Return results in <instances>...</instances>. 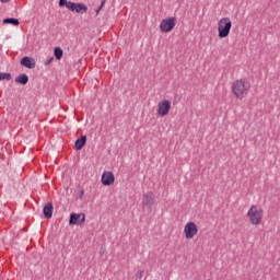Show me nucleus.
I'll return each instance as SVG.
<instances>
[{"instance_id":"obj_5","label":"nucleus","mask_w":280,"mask_h":280,"mask_svg":"<svg viewBox=\"0 0 280 280\" xmlns=\"http://www.w3.org/2000/svg\"><path fill=\"white\" fill-rule=\"evenodd\" d=\"M184 233H185L186 240H194V237L198 235V225H196V223L194 222H188L184 226Z\"/></svg>"},{"instance_id":"obj_23","label":"nucleus","mask_w":280,"mask_h":280,"mask_svg":"<svg viewBox=\"0 0 280 280\" xmlns=\"http://www.w3.org/2000/svg\"><path fill=\"white\" fill-rule=\"evenodd\" d=\"M11 0H0L1 3H10Z\"/></svg>"},{"instance_id":"obj_4","label":"nucleus","mask_w":280,"mask_h":280,"mask_svg":"<svg viewBox=\"0 0 280 280\" xmlns=\"http://www.w3.org/2000/svg\"><path fill=\"white\" fill-rule=\"evenodd\" d=\"M176 27V18H167L162 20L160 24V30L164 34H168V32H172Z\"/></svg>"},{"instance_id":"obj_8","label":"nucleus","mask_w":280,"mask_h":280,"mask_svg":"<svg viewBox=\"0 0 280 280\" xmlns=\"http://www.w3.org/2000/svg\"><path fill=\"white\" fill-rule=\"evenodd\" d=\"M84 222H86V215L84 213L78 214L73 212L70 214L69 224L80 226V224H84Z\"/></svg>"},{"instance_id":"obj_22","label":"nucleus","mask_w":280,"mask_h":280,"mask_svg":"<svg viewBox=\"0 0 280 280\" xmlns=\"http://www.w3.org/2000/svg\"><path fill=\"white\" fill-rule=\"evenodd\" d=\"M79 198H80V200H82V198H84V190H81Z\"/></svg>"},{"instance_id":"obj_6","label":"nucleus","mask_w":280,"mask_h":280,"mask_svg":"<svg viewBox=\"0 0 280 280\" xmlns=\"http://www.w3.org/2000/svg\"><path fill=\"white\" fill-rule=\"evenodd\" d=\"M170 110H172V102H170L168 100H164L159 103L158 114L161 117H165L166 115H170Z\"/></svg>"},{"instance_id":"obj_12","label":"nucleus","mask_w":280,"mask_h":280,"mask_svg":"<svg viewBox=\"0 0 280 280\" xmlns=\"http://www.w3.org/2000/svg\"><path fill=\"white\" fill-rule=\"evenodd\" d=\"M86 145V136H81L74 142V150H82Z\"/></svg>"},{"instance_id":"obj_7","label":"nucleus","mask_w":280,"mask_h":280,"mask_svg":"<svg viewBox=\"0 0 280 280\" xmlns=\"http://www.w3.org/2000/svg\"><path fill=\"white\" fill-rule=\"evenodd\" d=\"M154 192L148 191L142 195V207H145L149 211H152L154 207Z\"/></svg>"},{"instance_id":"obj_13","label":"nucleus","mask_w":280,"mask_h":280,"mask_svg":"<svg viewBox=\"0 0 280 280\" xmlns=\"http://www.w3.org/2000/svg\"><path fill=\"white\" fill-rule=\"evenodd\" d=\"M16 84H22V86H25L27 82H30V77L25 73H22L15 78Z\"/></svg>"},{"instance_id":"obj_11","label":"nucleus","mask_w":280,"mask_h":280,"mask_svg":"<svg viewBox=\"0 0 280 280\" xmlns=\"http://www.w3.org/2000/svg\"><path fill=\"white\" fill-rule=\"evenodd\" d=\"M44 218L51 220L54 217V203L48 202L43 209Z\"/></svg>"},{"instance_id":"obj_10","label":"nucleus","mask_w":280,"mask_h":280,"mask_svg":"<svg viewBox=\"0 0 280 280\" xmlns=\"http://www.w3.org/2000/svg\"><path fill=\"white\" fill-rule=\"evenodd\" d=\"M22 67H25L26 69H35L36 68V60L32 57H23L20 61Z\"/></svg>"},{"instance_id":"obj_14","label":"nucleus","mask_w":280,"mask_h":280,"mask_svg":"<svg viewBox=\"0 0 280 280\" xmlns=\"http://www.w3.org/2000/svg\"><path fill=\"white\" fill-rule=\"evenodd\" d=\"M88 11H89V7H86V4L82 2H77V7L74 9V12H77V14H84Z\"/></svg>"},{"instance_id":"obj_3","label":"nucleus","mask_w":280,"mask_h":280,"mask_svg":"<svg viewBox=\"0 0 280 280\" xmlns=\"http://www.w3.org/2000/svg\"><path fill=\"white\" fill-rule=\"evenodd\" d=\"M247 218H249V221L254 226L261 224V220H264V209H258L257 206H252L247 211Z\"/></svg>"},{"instance_id":"obj_1","label":"nucleus","mask_w":280,"mask_h":280,"mask_svg":"<svg viewBox=\"0 0 280 280\" xmlns=\"http://www.w3.org/2000/svg\"><path fill=\"white\" fill-rule=\"evenodd\" d=\"M250 91V83L246 79H238L232 83V93L237 100H244Z\"/></svg>"},{"instance_id":"obj_16","label":"nucleus","mask_w":280,"mask_h":280,"mask_svg":"<svg viewBox=\"0 0 280 280\" xmlns=\"http://www.w3.org/2000/svg\"><path fill=\"white\" fill-rule=\"evenodd\" d=\"M3 23L16 26V25H20L21 22L19 21V19H15V18H7L3 20Z\"/></svg>"},{"instance_id":"obj_21","label":"nucleus","mask_w":280,"mask_h":280,"mask_svg":"<svg viewBox=\"0 0 280 280\" xmlns=\"http://www.w3.org/2000/svg\"><path fill=\"white\" fill-rule=\"evenodd\" d=\"M54 62V57H50L48 60L44 62L45 67H49L50 63Z\"/></svg>"},{"instance_id":"obj_2","label":"nucleus","mask_w":280,"mask_h":280,"mask_svg":"<svg viewBox=\"0 0 280 280\" xmlns=\"http://www.w3.org/2000/svg\"><path fill=\"white\" fill-rule=\"evenodd\" d=\"M233 27V22L230 18H222L218 22V36L219 38H226L231 34V28Z\"/></svg>"},{"instance_id":"obj_19","label":"nucleus","mask_w":280,"mask_h":280,"mask_svg":"<svg viewBox=\"0 0 280 280\" xmlns=\"http://www.w3.org/2000/svg\"><path fill=\"white\" fill-rule=\"evenodd\" d=\"M104 5H106V0H102L100 7L96 9V15L100 14V12H102V9L104 8Z\"/></svg>"},{"instance_id":"obj_18","label":"nucleus","mask_w":280,"mask_h":280,"mask_svg":"<svg viewBox=\"0 0 280 280\" xmlns=\"http://www.w3.org/2000/svg\"><path fill=\"white\" fill-rule=\"evenodd\" d=\"M78 2H71L69 1L67 4V9L70 10V12H75V7H77Z\"/></svg>"},{"instance_id":"obj_24","label":"nucleus","mask_w":280,"mask_h":280,"mask_svg":"<svg viewBox=\"0 0 280 280\" xmlns=\"http://www.w3.org/2000/svg\"><path fill=\"white\" fill-rule=\"evenodd\" d=\"M138 277H139V279H141V277H143V271H140Z\"/></svg>"},{"instance_id":"obj_20","label":"nucleus","mask_w":280,"mask_h":280,"mask_svg":"<svg viewBox=\"0 0 280 280\" xmlns=\"http://www.w3.org/2000/svg\"><path fill=\"white\" fill-rule=\"evenodd\" d=\"M69 4V1L67 0H59V8H65Z\"/></svg>"},{"instance_id":"obj_15","label":"nucleus","mask_w":280,"mask_h":280,"mask_svg":"<svg viewBox=\"0 0 280 280\" xmlns=\"http://www.w3.org/2000/svg\"><path fill=\"white\" fill-rule=\"evenodd\" d=\"M54 56H55L56 60H62V56H65V51L60 47H55Z\"/></svg>"},{"instance_id":"obj_17","label":"nucleus","mask_w":280,"mask_h":280,"mask_svg":"<svg viewBox=\"0 0 280 280\" xmlns=\"http://www.w3.org/2000/svg\"><path fill=\"white\" fill-rule=\"evenodd\" d=\"M2 80H5L7 82H10V80H12V73H10V72H0V82H2Z\"/></svg>"},{"instance_id":"obj_9","label":"nucleus","mask_w":280,"mask_h":280,"mask_svg":"<svg viewBox=\"0 0 280 280\" xmlns=\"http://www.w3.org/2000/svg\"><path fill=\"white\" fill-rule=\"evenodd\" d=\"M102 185L105 187H109V185H113L115 183V175L113 172H104L101 178Z\"/></svg>"}]
</instances>
